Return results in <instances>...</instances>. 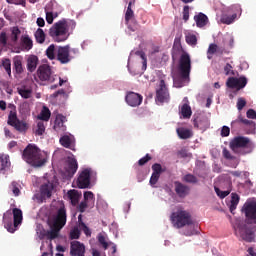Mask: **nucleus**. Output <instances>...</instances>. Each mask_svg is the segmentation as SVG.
<instances>
[{"instance_id": "nucleus-1", "label": "nucleus", "mask_w": 256, "mask_h": 256, "mask_svg": "<svg viewBox=\"0 0 256 256\" xmlns=\"http://www.w3.org/2000/svg\"><path fill=\"white\" fill-rule=\"evenodd\" d=\"M242 211L245 213L246 221L244 225H238L236 233L246 243H253L256 233V202H246Z\"/></svg>"}, {"instance_id": "nucleus-2", "label": "nucleus", "mask_w": 256, "mask_h": 256, "mask_svg": "<svg viewBox=\"0 0 256 256\" xmlns=\"http://www.w3.org/2000/svg\"><path fill=\"white\" fill-rule=\"evenodd\" d=\"M22 157L32 167H43L47 163V155L35 144H28L24 149Z\"/></svg>"}, {"instance_id": "nucleus-3", "label": "nucleus", "mask_w": 256, "mask_h": 256, "mask_svg": "<svg viewBox=\"0 0 256 256\" xmlns=\"http://www.w3.org/2000/svg\"><path fill=\"white\" fill-rule=\"evenodd\" d=\"M48 225L50 227V239H57L61 229L67 225V209H65V206L60 207L57 212L49 218Z\"/></svg>"}, {"instance_id": "nucleus-4", "label": "nucleus", "mask_w": 256, "mask_h": 256, "mask_svg": "<svg viewBox=\"0 0 256 256\" xmlns=\"http://www.w3.org/2000/svg\"><path fill=\"white\" fill-rule=\"evenodd\" d=\"M3 223L8 233L17 231V227L23 223V211L19 208L7 210L3 215Z\"/></svg>"}, {"instance_id": "nucleus-5", "label": "nucleus", "mask_w": 256, "mask_h": 256, "mask_svg": "<svg viewBox=\"0 0 256 256\" xmlns=\"http://www.w3.org/2000/svg\"><path fill=\"white\" fill-rule=\"evenodd\" d=\"M49 35L56 43H62L69 39V28L67 20H59L49 29Z\"/></svg>"}, {"instance_id": "nucleus-6", "label": "nucleus", "mask_w": 256, "mask_h": 256, "mask_svg": "<svg viewBox=\"0 0 256 256\" xmlns=\"http://www.w3.org/2000/svg\"><path fill=\"white\" fill-rule=\"evenodd\" d=\"M170 221L176 229H181L187 225H193L191 214L185 210H177L170 216Z\"/></svg>"}, {"instance_id": "nucleus-7", "label": "nucleus", "mask_w": 256, "mask_h": 256, "mask_svg": "<svg viewBox=\"0 0 256 256\" xmlns=\"http://www.w3.org/2000/svg\"><path fill=\"white\" fill-rule=\"evenodd\" d=\"M256 124L253 120H248L243 117V114L239 113L236 120L231 122L232 131H239L241 129H245L247 133H255Z\"/></svg>"}, {"instance_id": "nucleus-8", "label": "nucleus", "mask_w": 256, "mask_h": 256, "mask_svg": "<svg viewBox=\"0 0 256 256\" xmlns=\"http://www.w3.org/2000/svg\"><path fill=\"white\" fill-rule=\"evenodd\" d=\"M9 107H12L13 110H11L8 115V125L14 127L16 131H19V133H25V131L28 129L27 124L17 118V110L15 109V105L10 104Z\"/></svg>"}, {"instance_id": "nucleus-9", "label": "nucleus", "mask_w": 256, "mask_h": 256, "mask_svg": "<svg viewBox=\"0 0 256 256\" xmlns=\"http://www.w3.org/2000/svg\"><path fill=\"white\" fill-rule=\"evenodd\" d=\"M178 69L182 79H189V75H191V56H189V53H182Z\"/></svg>"}, {"instance_id": "nucleus-10", "label": "nucleus", "mask_w": 256, "mask_h": 256, "mask_svg": "<svg viewBox=\"0 0 256 256\" xmlns=\"http://www.w3.org/2000/svg\"><path fill=\"white\" fill-rule=\"evenodd\" d=\"M37 76L40 81H47L48 83H55L57 79V75H54L51 66L47 64H42L38 67Z\"/></svg>"}, {"instance_id": "nucleus-11", "label": "nucleus", "mask_w": 256, "mask_h": 256, "mask_svg": "<svg viewBox=\"0 0 256 256\" xmlns=\"http://www.w3.org/2000/svg\"><path fill=\"white\" fill-rule=\"evenodd\" d=\"M92 175L93 170L91 168H86L82 170L76 181L78 189H89L91 187Z\"/></svg>"}, {"instance_id": "nucleus-12", "label": "nucleus", "mask_w": 256, "mask_h": 256, "mask_svg": "<svg viewBox=\"0 0 256 256\" xmlns=\"http://www.w3.org/2000/svg\"><path fill=\"white\" fill-rule=\"evenodd\" d=\"M55 189V184L53 182H46L40 187V194H35V198L39 203H43L45 199H51L53 195V190Z\"/></svg>"}, {"instance_id": "nucleus-13", "label": "nucleus", "mask_w": 256, "mask_h": 256, "mask_svg": "<svg viewBox=\"0 0 256 256\" xmlns=\"http://www.w3.org/2000/svg\"><path fill=\"white\" fill-rule=\"evenodd\" d=\"M229 147L234 153H237L239 149L251 147V140L245 136H237L230 141Z\"/></svg>"}, {"instance_id": "nucleus-14", "label": "nucleus", "mask_w": 256, "mask_h": 256, "mask_svg": "<svg viewBox=\"0 0 256 256\" xmlns=\"http://www.w3.org/2000/svg\"><path fill=\"white\" fill-rule=\"evenodd\" d=\"M247 77L240 76L239 78L236 77H229L226 82V86L229 89H236V91H241V89H245L247 87Z\"/></svg>"}, {"instance_id": "nucleus-15", "label": "nucleus", "mask_w": 256, "mask_h": 256, "mask_svg": "<svg viewBox=\"0 0 256 256\" xmlns=\"http://www.w3.org/2000/svg\"><path fill=\"white\" fill-rule=\"evenodd\" d=\"M156 101L159 103H167L169 101V90L165 80H160L158 88L156 90Z\"/></svg>"}, {"instance_id": "nucleus-16", "label": "nucleus", "mask_w": 256, "mask_h": 256, "mask_svg": "<svg viewBox=\"0 0 256 256\" xmlns=\"http://www.w3.org/2000/svg\"><path fill=\"white\" fill-rule=\"evenodd\" d=\"M69 45L59 46L57 48L56 59L62 65H67V63H71V55L69 54Z\"/></svg>"}, {"instance_id": "nucleus-17", "label": "nucleus", "mask_w": 256, "mask_h": 256, "mask_svg": "<svg viewBox=\"0 0 256 256\" xmlns=\"http://www.w3.org/2000/svg\"><path fill=\"white\" fill-rule=\"evenodd\" d=\"M126 103L130 105V107H139L141 103H143V96L139 93L128 92L125 97Z\"/></svg>"}, {"instance_id": "nucleus-18", "label": "nucleus", "mask_w": 256, "mask_h": 256, "mask_svg": "<svg viewBox=\"0 0 256 256\" xmlns=\"http://www.w3.org/2000/svg\"><path fill=\"white\" fill-rule=\"evenodd\" d=\"M71 256H85V244L74 240L70 243Z\"/></svg>"}, {"instance_id": "nucleus-19", "label": "nucleus", "mask_w": 256, "mask_h": 256, "mask_svg": "<svg viewBox=\"0 0 256 256\" xmlns=\"http://www.w3.org/2000/svg\"><path fill=\"white\" fill-rule=\"evenodd\" d=\"M224 53H227L225 47L211 43L207 50V59H213L214 55H224Z\"/></svg>"}, {"instance_id": "nucleus-20", "label": "nucleus", "mask_w": 256, "mask_h": 256, "mask_svg": "<svg viewBox=\"0 0 256 256\" xmlns=\"http://www.w3.org/2000/svg\"><path fill=\"white\" fill-rule=\"evenodd\" d=\"M65 121H67V117H65L63 114L56 115L53 126L54 131H57V133H63L64 131H67Z\"/></svg>"}, {"instance_id": "nucleus-21", "label": "nucleus", "mask_w": 256, "mask_h": 256, "mask_svg": "<svg viewBox=\"0 0 256 256\" xmlns=\"http://www.w3.org/2000/svg\"><path fill=\"white\" fill-rule=\"evenodd\" d=\"M77 169H79V164L77 163V159L74 157H68L67 159V173L68 177H73L77 173Z\"/></svg>"}, {"instance_id": "nucleus-22", "label": "nucleus", "mask_w": 256, "mask_h": 256, "mask_svg": "<svg viewBox=\"0 0 256 256\" xmlns=\"http://www.w3.org/2000/svg\"><path fill=\"white\" fill-rule=\"evenodd\" d=\"M20 49L21 51H31L33 49V39L29 35H22L20 38Z\"/></svg>"}, {"instance_id": "nucleus-23", "label": "nucleus", "mask_w": 256, "mask_h": 256, "mask_svg": "<svg viewBox=\"0 0 256 256\" xmlns=\"http://www.w3.org/2000/svg\"><path fill=\"white\" fill-rule=\"evenodd\" d=\"M174 185H175V193L178 195V197L180 198H185L186 195H189V186L179 182V181H176L174 182Z\"/></svg>"}, {"instance_id": "nucleus-24", "label": "nucleus", "mask_w": 256, "mask_h": 256, "mask_svg": "<svg viewBox=\"0 0 256 256\" xmlns=\"http://www.w3.org/2000/svg\"><path fill=\"white\" fill-rule=\"evenodd\" d=\"M27 62V71L29 73H34V71L37 69V66L39 65V57L37 55L31 54L26 59Z\"/></svg>"}, {"instance_id": "nucleus-25", "label": "nucleus", "mask_w": 256, "mask_h": 256, "mask_svg": "<svg viewBox=\"0 0 256 256\" xmlns=\"http://www.w3.org/2000/svg\"><path fill=\"white\" fill-rule=\"evenodd\" d=\"M194 21L196 23V27L202 29V27L207 26V23H209V17H207L203 12H200L194 16Z\"/></svg>"}, {"instance_id": "nucleus-26", "label": "nucleus", "mask_w": 256, "mask_h": 256, "mask_svg": "<svg viewBox=\"0 0 256 256\" xmlns=\"http://www.w3.org/2000/svg\"><path fill=\"white\" fill-rule=\"evenodd\" d=\"M59 142L62 147H65V149H71V151H75V142H73L72 138L68 135L62 136Z\"/></svg>"}, {"instance_id": "nucleus-27", "label": "nucleus", "mask_w": 256, "mask_h": 256, "mask_svg": "<svg viewBox=\"0 0 256 256\" xmlns=\"http://www.w3.org/2000/svg\"><path fill=\"white\" fill-rule=\"evenodd\" d=\"M10 41L11 43H18L19 37H21V29H19V26H13L10 28Z\"/></svg>"}, {"instance_id": "nucleus-28", "label": "nucleus", "mask_w": 256, "mask_h": 256, "mask_svg": "<svg viewBox=\"0 0 256 256\" xmlns=\"http://www.w3.org/2000/svg\"><path fill=\"white\" fill-rule=\"evenodd\" d=\"M68 198L71 201V205H73V207H75L78 203H79V199H81V194H79V191L73 189V190H69L68 193Z\"/></svg>"}, {"instance_id": "nucleus-29", "label": "nucleus", "mask_w": 256, "mask_h": 256, "mask_svg": "<svg viewBox=\"0 0 256 256\" xmlns=\"http://www.w3.org/2000/svg\"><path fill=\"white\" fill-rule=\"evenodd\" d=\"M176 132L180 139H191L193 137V132L187 128H177Z\"/></svg>"}, {"instance_id": "nucleus-30", "label": "nucleus", "mask_w": 256, "mask_h": 256, "mask_svg": "<svg viewBox=\"0 0 256 256\" xmlns=\"http://www.w3.org/2000/svg\"><path fill=\"white\" fill-rule=\"evenodd\" d=\"M13 65L17 75H21V73H23V59L21 56L14 57Z\"/></svg>"}, {"instance_id": "nucleus-31", "label": "nucleus", "mask_w": 256, "mask_h": 256, "mask_svg": "<svg viewBox=\"0 0 256 256\" xmlns=\"http://www.w3.org/2000/svg\"><path fill=\"white\" fill-rule=\"evenodd\" d=\"M132 5H133V2H129L126 13H125V23H126V25H129L130 21L135 20V12H133V9H131Z\"/></svg>"}, {"instance_id": "nucleus-32", "label": "nucleus", "mask_w": 256, "mask_h": 256, "mask_svg": "<svg viewBox=\"0 0 256 256\" xmlns=\"http://www.w3.org/2000/svg\"><path fill=\"white\" fill-rule=\"evenodd\" d=\"M40 121H49L51 119V110L47 106H43L40 114L38 115Z\"/></svg>"}, {"instance_id": "nucleus-33", "label": "nucleus", "mask_w": 256, "mask_h": 256, "mask_svg": "<svg viewBox=\"0 0 256 256\" xmlns=\"http://www.w3.org/2000/svg\"><path fill=\"white\" fill-rule=\"evenodd\" d=\"M199 226L195 224H190L188 227L184 230V235L186 237H192V235H197L199 233Z\"/></svg>"}, {"instance_id": "nucleus-34", "label": "nucleus", "mask_w": 256, "mask_h": 256, "mask_svg": "<svg viewBox=\"0 0 256 256\" xmlns=\"http://www.w3.org/2000/svg\"><path fill=\"white\" fill-rule=\"evenodd\" d=\"M46 56L50 59V61L57 59V47L55 46V44H51L46 49Z\"/></svg>"}, {"instance_id": "nucleus-35", "label": "nucleus", "mask_w": 256, "mask_h": 256, "mask_svg": "<svg viewBox=\"0 0 256 256\" xmlns=\"http://www.w3.org/2000/svg\"><path fill=\"white\" fill-rule=\"evenodd\" d=\"M181 115L184 119H191V115H193V111H191V106L189 104H183L181 107Z\"/></svg>"}, {"instance_id": "nucleus-36", "label": "nucleus", "mask_w": 256, "mask_h": 256, "mask_svg": "<svg viewBox=\"0 0 256 256\" xmlns=\"http://www.w3.org/2000/svg\"><path fill=\"white\" fill-rule=\"evenodd\" d=\"M37 236L40 240L45 239V237L49 240V241H53V239L55 238H51V236H49V233H51V230H45L43 228H38L37 231Z\"/></svg>"}, {"instance_id": "nucleus-37", "label": "nucleus", "mask_w": 256, "mask_h": 256, "mask_svg": "<svg viewBox=\"0 0 256 256\" xmlns=\"http://www.w3.org/2000/svg\"><path fill=\"white\" fill-rule=\"evenodd\" d=\"M84 201L91 205V207L95 206V194L91 191L84 192Z\"/></svg>"}, {"instance_id": "nucleus-38", "label": "nucleus", "mask_w": 256, "mask_h": 256, "mask_svg": "<svg viewBox=\"0 0 256 256\" xmlns=\"http://www.w3.org/2000/svg\"><path fill=\"white\" fill-rule=\"evenodd\" d=\"M97 239L98 243L101 245V247H103V249H109L110 242H107V236H105V234L99 233Z\"/></svg>"}, {"instance_id": "nucleus-39", "label": "nucleus", "mask_w": 256, "mask_h": 256, "mask_svg": "<svg viewBox=\"0 0 256 256\" xmlns=\"http://www.w3.org/2000/svg\"><path fill=\"white\" fill-rule=\"evenodd\" d=\"M18 94L23 99H31V96L33 95V90L27 88H18Z\"/></svg>"}, {"instance_id": "nucleus-40", "label": "nucleus", "mask_w": 256, "mask_h": 256, "mask_svg": "<svg viewBox=\"0 0 256 256\" xmlns=\"http://www.w3.org/2000/svg\"><path fill=\"white\" fill-rule=\"evenodd\" d=\"M135 55H137V57L142 59V71H146L147 70V55H145V52H143L142 50H138L135 52Z\"/></svg>"}, {"instance_id": "nucleus-41", "label": "nucleus", "mask_w": 256, "mask_h": 256, "mask_svg": "<svg viewBox=\"0 0 256 256\" xmlns=\"http://www.w3.org/2000/svg\"><path fill=\"white\" fill-rule=\"evenodd\" d=\"M3 69H5L8 77H11V59L9 58H3L2 59V65Z\"/></svg>"}, {"instance_id": "nucleus-42", "label": "nucleus", "mask_w": 256, "mask_h": 256, "mask_svg": "<svg viewBox=\"0 0 256 256\" xmlns=\"http://www.w3.org/2000/svg\"><path fill=\"white\" fill-rule=\"evenodd\" d=\"M34 36L37 43H40V44L45 43V32L43 31V29L38 28Z\"/></svg>"}, {"instance_id": "nucleus-43", "label": "nucleus", "mask_w": 256, "mask_h": 256, "mask_svg": "<svg viewBox=\"0 0 256 256\" xmlns=\"http://www.w3.org/2000/svg\"><path fill=\"white\" fill-rule=\"evenodd\" d=\"M185 41L188 45L195 47V45H197V36L195 34L187 33L185 36Z\"/></svg>"}, {"instance_id": "nucleus-44", "label": "nucleus", "mask_w": 256, "mask_h": 256, "mask_svg": "<svg viewBox=\"0 0 256 256\" xmlns=\"http://www.w3.org/2000/svg\"><path fill=\"white\" fill-rule=\"evenodd\" d=\"M11 165V162H9V156H0V169L1 171H5L9 166Z\"/></svg>"}, {"instance_id": "nucleus-45", "label": "nucleus", "mask_w": 256, "mask_h": 256, "mask_svg": "<svg viewBox=\"0 0 256 256\" xmlns=\"http://www.w3.org/2000/svg\"><path fill=\"white\" fill-rule=\"evenodd\" d=\"M235 19H237V13H234L232 15H224L221 17V22L224 23L225 25H231V23H233V21H235Z\"/></svg>"}, {"instance_id": "nucleus-46", "label": "nucleus", "mask_w": 256, "mask_h": 256, "mask_svg": "<svg viewBox=\"0 0 256 256\" xmlns=\"http://www.w3.org/2000/svg\"><path fill=\"white\" fill-rule=\"evenodd\" d=\"M182 181H184V183H191L192 185L199 183V179H197L196 176L193 174L184 175Z\"/></svg>"}, {"instance_id": "nucleus-47", "label": "nucleus", "mask_w": 256, "mask_h": 256, "mask_svg": "<svg viewBox=\"0 0 256 256\" xmlns=\"http://www.w3.org/2000/svg\"><path fill=\"white\" fill-rule=\"evenodd\" d=\"M35 135H38V137H41L43 133H45V123L43 122H38L36 129L34 130Z\"/></svg>"}, {"instance_id": "nucleus-48", "label": "nucleus", "mask_w": 256, "mask_h": 256, "mask_svg": "<svg viewBox=\"0 0 256 256\" xmlns=\"http://www.w3.org/2000/svg\"><path fill=\"white\" fill-rule=\"evenodd\" d=\"M181 49H183V47L181 46V36H176L174 39L172 51L179 52L181 51Z\"/></svg>"}, {"instance_id": "nucleus-49", "label": "nucleus", "mask_w": 256, "mask_h": 256, "mask_svg": "<svg viewBox=\"0 0 256 256\" xmlns=\"http://www.w3.org/2000/svg\"><path fill=\"white\" fill-rule=\"evenodd\" d=\"M126 25L129 31H132L133 33L134 31H139V23H137V20H130Z\"/></svg>"}, {"instance_id": "nucleus-50", "label": "nucleus", "mask_w": 256, "mask_h": 256, "mask_svg": "<svg viewBox=\"0 0 256 256\" xmlns=\"http://www.w3.org/2000/svg\"><path fill=\"white\" fill-rule=\"evenodd\" d=\"M152 171L154 175H161L163 173V167L159 163L152 165Z\"/></svg>"}, {"instance_id": "nucleus-51", "label": "nucleus", "mask_w": 256, "mask_h": 256, "mask_svg": "<svg viewBox=\"0 0 256 256\" xmlns=\"http://www.w3.org/2000/svg\"><path fill=\"white\" fill-rule=\"evenodd\" d=\"M246 105H247V100H245V98H243V97L238 98L237 104H236L238 111H243V108Z\"/></svg>"}, {"instance_id": "nucleus-52", "label": "nucleus", "mask_w": 256, "mask_h": 256, "mask_svg": "<svg viewBox=\"0 0 256 256\" xmlns=\"http://www.w3.org/2000/svg\"><path fill=\"white\" fill-rule=\"evenodd\" d=\"M29 111H31V109L29 108V102H23L20 105V113H22L23 115H27Z\"/></svg>"}, {"instance_id": "nucleus-53", "label": "nucleus", "mask_w": 256, "mask_h": 256, "mask_svg": "<svg viewBox=\"0 0 256 256\" xmlns=\"http://www.w3.org/2000/svg\"><path fill=\"white\" fill-rule=\"evenodd\" d=\"M151 155L150 154H146L144 157H142L139 161H138V165L140 167H143V165H146V163H149V161H151Z\"/></svg>"}, {"instance_id": "nucleus-54", "label": "nucleus", "mask_w": 256, "mask_h": 256, "mask_svg": "<svg viewBox=\"0 0 256 256\" xmlns=\"http://www.w3.org/2000/svg\"><path fill=\"white\" fill-rule=\"evenodd\" d=\"M215 192L218 195V197H220V199H225V197H227V195H229V191H221V189L215 187Z\"/></svg>"}, {"instance_id": "nucleus-55", "label": "nucleus", "mask_w": 256, "mask_h": 256, "mask_svg": "<svg viewBox=\"0 0 256 256\" xmlns=\"http://www.w3.org/2000/svg\"><path fill=\"white\" fill-rule=\"evenodd\" d=\"M87 207H91V205H89L85 200L82 201L79 205H78V211H80V213H85V210L87 209Z\"/></svg>"}, {"instance_id": "nucleus-56", "label": "nucleus", "mask_w": 256, "mask_h": 256, "mask_svg": "<svg viewBox=\"0 0 256 256\" xmlns=\"http://www.w3.org/2000/svg\"><path fill=\"white\" fill-rule=\"evenodd\" d=\"M224 73L225 75H235V72L233 71V66L227 63L224 67Z\"/></svg>"}, {"instance_id": "nucleus-57", "label": "nucleus", "mask_w": 256, "mask_h": 256, "mask_svg": "<svg viewBox=\"0 0 256 256\" xmlns=\"http://www.w3.org/2000/svg\"><path fill=\"white\" fill-rule=\"evenodd\" d=\"M79 237H81V232L79 229L74 228V230L70 232V239H79Z\"/></svg>"}, {"instance_id": "nucleus-58", "label": "nucleus", "mask_w": 256, "mask_h": 256, "mask_svg": "<svg viewBox=\"0 0 256 256\" xmlns=\"http://www.w3.org/2000/svg\"><path fill=\"white\" fill-rule=\"evenodd\" d=\"M231 133V128L229 126H223L221 129V137H229Z\"/></svg>"}, {"instance_id": "nucleus-59", "label": "nucleus", "mask_w": 256, "mask_h": 256, "mask_svg": "<svg viewBox=\"0 0 256 256\" xmlns=\"http://www.w3.org/2000/svg\"><path fill=\"white\" fill-rule=\"evenodd\" d=\"M7 3L10 5H22V7H25L26 1L25 0H7Z\"/></svg>"}, {"instance_id": "nucleus-60", "label": "nucleus", "mask_w": 256, "mask_h": 256, "mask_svg": "<svg viewBox=\"0 0 256 256\" xmlns=\"http://www.w3.org/2000/svg\"><path fill=\"white\" fill-rule=\"evenodd\" d=\"M159 177H161V175L159 174H153L151 175V178H150V185H157V181H159Z\"/></svg>"}, {"instance_id": "nucleus-61", "label": "nucleus", "mask_w": 256, "mask_h": 256, "mask_svg": "<svg viewBox=\"0 0 256 256\" xmlns=\"http://www.w3.org/2000/svg\"><path fill=\"white\" fill-rule=\"evenodd\" d=\"M183 19H184L185 23H187V21H189V6H184V8H183Z\"/></svg>"}, {"instance_id": "nucleus-62", "label": "nucleus", "mask_w": 256, "mask_h": 256, "mask_svg": "<svg viewBox=\"0 0 256 256\" xmlns=\"http://www.w3.org/2000/svg\"><path fill=\"white\" fill-rule=\"evenodd\" d=\"M0 45H7V33L1 32L0 33Z\"/></svg>"}, {"instance_id": "nucleus-63", "label": "nucleus", "mask_w": 256, "mask_h": 256, "mask_svg": "<svg viewBox=\"0 0 256 256\" xmlns=\"http://www.w3.org/2000/svg\"><path fill=\"white\" fill-rule=\"evenodd\" d=\"M246 116L248 119H256V111L254 109H249L246 112Z\"/></svg>"}, {"instance_id": "nucleus-64", "label": "nucleus", "mask_w": 256, "mask_h": 256, "mask_svg": "<svg viewBox=\"0 0 256 256\" xmlns=\"http://www.w3.org/2000/svg\"><path fill=\"white\" fill-rule=\"evenodd\" d=\"M53 19H55L53 12H46V21L49 25L53 23Z\"/></svg>"}]
</instances>
